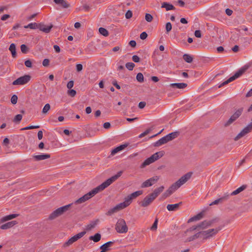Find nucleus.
<instances>
[{
	"label": "nucleus",
	"mask_w": 252,
	"mask_h": 252,
	"mask_svg": "<svg viewBox=\"0 0 252 252\" xmlns=\"http://www.w3.org/2000/svg\"><path fill=\"white\" fill-rule=\"evenodd\" d=\"M159 179L158 176H155L144 182L141 185V188H144L151 187L157 183Z\"/></svg>",
	"instance_id": "nucleus-15"
},
{
	"label": "nucleus",
	"mask_w": 252,
	"mask_h": 252,
	"mask_svg": "<svg viewBox=\"0 0 252 252\" xmlns=\"http://www.w3.org/2000/svg\"><path fill=\"white\" fill-rule=\"evenodd\" d=\"M137 80L140 83L144 81V76L142 73H138L136 75Z\"/></svg>",
	"instance_id": "nucleus-40"
},
{
	"label": "nucleus",
	"mask_w": 252,
	"mask_h": 252,
	"mask_svg": "<svg viewBox=\"0 0 252 252\" xmlns=\"http://www.w3.org/2000/svg\"><path fill=\"white\" fill-rule=\"evenodd\" d=\"M21 50L23 53H27L28 52V48L27 46L25 44H22L21 45Z\"/></svg>",
	"instance_id": "nucleus-49"
},
{
	"label": "nucleus",
	"mask_w": 252,
	"mask_h": 252,
	"mask_svg": "<svg viewBox=\"0 0 252 252\" xmlns=\"http://www.w3.org/2000/svg\"><path fill=\"white\" fill-rule=\"evenodd\" d=\"M89 239L94 242H98L101 239V235L99 233H96L94 235L90 236Z\"/></svg>",
	"instance_id": "nucleus-32"
},
{
	"label": "nucleus",
	"mask_w": 252,
	"mask_h": 252,
	"mask_svg": "<svg viewBox=\"0 0 252 252\" xmlns=\"http://www.w3.org/2000/svg\"><path fill=\"white\" fill-rule=\"evenodd\" d=\"M33 158L37 161L44 160L50 158V155L48 154H43L40 155H35L33 156Z\"/></svg>",
	"instance_id": "nucleus-25"
},
{
	"label": "nucleus",
	"mask_w": 252,
	"mask_h": 252,
	"mask_svg": "<svg viewBox=\"0 0 252 252\" xmlns=\"http://www.w3.org/2000/svg\"><path fill=\"white\" fill-rule=\"evenodd\" d=\"M203 213L202 212H201V213L198 214L197 215L193 216V217L190 218L188 220V222L200 220V219H201L203 218Z\"/></svg>",
	"instance_id": "nucleus-28"
},
{
	"label": "nucleus",
	"mask_w": 252,
	"mask_h": 252,
	"mask_svg": "<svg viewBox=\"0 0 252 252\" xmlns=\"http://www.w3.org/2000/svg\"><path fill=\"white\" fill-rule=\"evenodd\" d=\"M214 220H205L198 224V226L199 227V228L202 229H206L207 227L211 226L212 224L214 223Z\"/></svg>",
	"instance_id": "nucleus-16"
},
{
	"label": "nucleus",
	"mask_w": 252,
	"mask_h": 252,
	"mask_svg": "<svg viewBox=\"0 0 252 252\" xmlns=\"http://www.w3.org/2000/svg\"><path fill=\"white\" fill-rule=\"evenodd\" d=\"M39 24H37L36 23H31L29 24L28 25L25 26L24 28L28 29L30 28L31 29H38Z\"/></svg>",
	"instance_id": "nucleus-33"
},
{
	"label": "nucleus",
	"mask_w": 252,
	"mask_h": 252,
	"mask_svg": "<svg viewBox=\"0 0 252 252\" xmlns=\"http://www.w3.org/2000/svg\"><path fill=\"white\" fill-rule=\"evenodd\" d=\"M99 32L101 34L105 36H107L109 34L108 31L102 27L99 28Z\"/></svg>",
	"instance_id": "nucleus-38"
},
{
	"label": "nucleus",
	"mask_w": 252,
	"mask_h": 252,
	"mask_svg": "<svg viewBox=\"0 0 252 252\" xmlns=\"http://www.w3.org/2000/svg\"><path fill=\"white\" fill-rule=\"evenodd\" d=\"M197 238H201V234L200 232H198L194 234V235L189 237L188 238L187 241L189 242L192 241Z\"/></svg>",
	"instance_id": "nucleus-36"
},
{
	"label": "nucleus",
	"mask_w": 252,
	"mask_h": 252,
	"mask_svg": "<svg viewBox=\"0 0 252 252\" xmlns=\"http://www.w3.org/2000/svg\"><path fill=\"white\" fill-rule=\"evenodd\" d=\"M246 188V185H243V186H241L240 187L238 188L236 190H235L233 191H232L230 193V195H235L236 194H238V193H239L241 191H243Z\"/></svg>",
	"instance_id": "nucleus-30"
},
{
	"label": "nucleus",
	"mask_w": 252,
	"mask_h": 252,
	"mask_svg": "<svg viewBox=\"0 0 252 252\" xmlns=\"http://www.w3.org/2000/svg\"><path fill=\"white\" fill-rule=\"evenodd\" d=\"M194 35L196 37H201V33L200 30H196L194 32Z\"/></svg>",
	"instance_id": "nucleus-57"
},
{
	"label": "nucleus",
	"mask_w": 252,
	"mask_h": 252,
	"mask_svg": "<svg viewBox=\"0 0 252 252\" xmlns=\"http://www.w3.org/2000/svg\"><path fill=\"white\" fill-rule=\"evenodd\" d=\"M54 49H55V51L57 52V53H60V47L57 45H55L54 46Z\"/></svg>",
	"instance_id": "nucleus-64"
},
{
	"label": "nucleus",
	"mask_w": 252,
	"mask_h": 252,
	"mask_svg": "<svg viewBox=\"0 0 252 252\" xmlns=\"http://www.w3.org/2000/svg\"><path fill=\"white\" fill-rule=\"evenodd\" d=\"M192 172H188L181 177L177 181L172 184L169 188L163 193L162 196L165 198L171 195L176 190L186 183L191 177Z\"/></svg>",
	"instance_id": "nucleus-2"
},
{
	"label": "nucleus",
	"mask_w": 252,
	"mask_h": 252,
	"mask_svg": "<svg viewBox=\"0 0 252 252\" xmlns=\"http://www.w3.org/2000/svg\"><path fill=\"white\" fill-rule=\"evenodd\" d=\"M161 8H165L166 11L175 9V7L172 4L167 2H163L161 4Z\"/></svg>",
	"instance_id": "nucleus-26"
},
{
	"label": "nucleus",
	"mask_w": 252,
	"mask_h": 252,
	"mask_svg": "<svg viewBox=\"0 0 252 252\" xmlns=\"http://www.w3.org/2000/svg\"><path fill=\"white\" fill-rule=\"evenodd\" d=\"M76 67V70L78 72L81 71L83 69V65L80 63L77 64Z\"/></svg>",
	"instance_id": "nucleus-56"
},
{
	"label": "nucleus",
	"mask_w": 252,
	"mask_h": 252,
	"mask_svg": "<svg viewBox=\"0 0 252 252\" xmlns=\"http://www.w3.org/2000/svg\"><path fill=\"white\" fill-rule=\"evenodd\" d=\"M37 136L39 140H41L43 138V132L42 130H39L38 132Z\"/></svg>",
	"instance_id": "nucleus-61"
},
{
	"label": "nucleus",
	"mask_w": 252,
	"mask_h": 252,
	"mask_svg": "<svg viewBox=\"0 0 252 252\" xmlns=\"http://www.w3.org/2000/svg\"><path fill=\"white\" fill-rule=\"evenodd\" d=\"M30 75H25L16 79L12 82L13 85H24L27 84L31 80Z\"/></svg>",
	"instance_id": "nucleus-9"
},
{
	"label": "nucleus",
	"mask_w": 252,
	"mask_h": 252,
	"mask_svg": "<svg viewBox=\"0 0 252 252\" xmlns=\"http://www.w3.org/2000/svg\"><path fill=\"white\" fill-rule=\"evenodd\" d=\"M50 105L49 103L46 104L43 109H42V113H46L47 112L50 110Z\"/></svg>",
	"instance_id": "nucleus-43"
},
{
	"label": "nucleus",
	"mask_w": 252,
	"mask_h": 252,
	"mask_svg": "<svg viewBox=\"0 0 252 252\" xmlns=\"http://www.w3.org/2000/svg\"><path fill=\"white\" fill-rule=\"evenodd\" d=\"M113 244V242L109 241L100 247V249L103 250L105 252L109 250V247H110Z\"/></svg>",
	"instance_id": "nucleus-29"
},
{
	"label": "nucleus",
	"mask_w": 252,
	"mask_h": 252,
	"mask_svg": "<svg viewBox=\"0 0 252 252\" xmlns=\"http://www.w3.org/2000/svg\"><path fill=\"white\" fill-rule=\"evenodd\" d=\"M18 216V214H11L2 217L1 219V221L3 222L9 220H11L14 218H15Z\"/></svg>",
	"instance_id": "nucleus-27"
},
{
	"label": "nucleus",
	"mask_w": 252,
	"mask_h": 252,
	"mask_svg": "<svg viewBox=\"0 0 252 252\" xmlns=\"http://www.w3.org/2000/svg\"><path fill=\"white\" fill-rule=\"evenodd\" d=\"M25 65L28 67H31L32 66V62L30 60H28L25 62Z\"/></svg>",
	"instance_id": "nucleus-54"
},
{
	"label": "nucleus",
	"mask_w": 252,
	"mask_h": 252,
	"mask_svg": "<svg viewBox=\"0 0 252 252\" xmlns=\"http://www.w3.org/2000/svg\"><path fill=\"white\" fill-rule=\"evenodd\" d=\"M187 84L185 83H175L170 84V86L173 88L184 89L187 86Z\"/></svg>",
	"instance_id": "nucleus-24"
},
{
	"label": "nucleus",
	"mask_w": 252,
	"mask_h": 252,
	"mask_svg": "<svg viewBox=\"0 0 252 252\" xmlns=\"http://www.w3.org/2000/svg\"><path fill=\"white\" fill-rule=\"evenodd\" d=\"M39 127H40L39 126H26L25 127L22 128L21 129V130H28V129H36V128H38Z\"/></svg>",
	"instance_id": "nucleus-42"
},
{
	"label": "nucleus",
	"mask_w": 252,
	"mask_h": 252,
	"mask_svg": "<svg viewBox=\"0 0 252 252\" xmlns=\"http://www.w3.org/2000/svg\"><path fill=\"white\" fill-rule=\"evenodd\" d=\"M132 16V12L130 10H128L125 15L126 18V19H129Z\"/></svg>",
	"instance_id": "nucleus-50"
},
{
	"label": "nucleus",
	"mask_w": 252,
	"mask_h": 252,
	"mask_svg": "<svg viewBox=\"0 0 252 252\" xmlns=\"http://www.w3.org/2000/svg\"><path fill=\"white\" fill-rule=\"evenodd\" d=\"M111 125L109 122H106L103 124V127L105 129H108L110 127Z\"/></svg>",
	"instance_id": "nucleus-60"
},
{
	"label": "nucleus",
	"mask_w": 252,
	"mask_h": 252,
	"mask_svg": "<svg viewBox=\"0 0 252 252\" xmlns=\"http://www.w3.org/2000/svg\"><path fill=\"white\" fill-rule=\"evenodd\" d=\"M155 198L151 194L147 195L142 201L139 202V204L143 207H146L150 205Z\"/></svg>",
	"instance_id": "nucleus-13"
},
{
	"label": "nucleus",
	"mask_w": 252,
	"mask_h": 252,
	"mask_svg": "<svg viewBox=\"0 0 252 252\" xmlns=\"http://www.w3.org/2000/svg\"><path fill=\"white\" fill-rule=\"evenodd\" d=\"M132 61L135 63H138L140 61V58L137 55H133L132 57Z\"/></svg>",
	"instance_id": "nucleus-52"
},
{
	"label": "nucleus",
	"mask_w": 252,
	"mask_h": 252,
	"mask_svg": "<svg viewBox=\"0 0 252 252\" xmlns=\"http://www.w3.org/2000/svg\"><path fill=\"white\" fill-rule=\"evenodd\" d=\"M22 119V115L21 114H18L15 116V117L13 120V121L15 123H17V122L19 123L21 121Z\"/></svg>",
	"instance_id": "nucleus-44"
},
{
	"label": "nucleus",
	"mask_w": 252,
	"mask_h": 252,
	"mask_svg": "<svg viewBox=\"0 0 252 252\" xmlns=\"http://www.w3.org/2000/svg\"><path fill=\"white\" fill-rule=\"evenodd\" d=\"M134 66V63L131 62L127 63L126 64V67L129 70H132Z\"/></svg>",
	"instance_id": "nucleus-39"
},
{
	"label": "nucleus",
	"mask_w": 252,
	"mask_h": 252,
	"mask_svg": "<svg viewBox=\"0 0 252 252\" xmlns=\"http://www.w3.org/2000/svg\"><path fill=\"white\" fill-rule=\"evenodd\" d=\"M49 63V60L47 59H45L43 60L42 62V64L44 66H47Z\"/></svg>",
	"instance_id": "nucleus-55"
},
{
	"label": "nucleus",
	"mask_w": 252,
	"mask_h": 252,
	"mask_svg": "<svg viewBox=\"0 0 252 252\" xmlns=\"http://www.w3.org/2000/svg\"><path fill=\"white\" fill-rule=\"evenodd\" d=\"M147 36H148V34H147V33L146 32H142L140 34V38H141V39H143V40L145 39L147 37Z\"/></svg>",
	"instance_id": "nucleus-51"
},
{
	"label": "nucleus",
	"mask_w": 252,
	"mask_h": 252,
	"mask_svg": "<svg viewBox=\"0 0 252 252\" xmlns=\"http://www.w3.org/2000/svg\"><path fill=\"white\" fill-rule=\"evenodd\" d=\"M182 204V202L174 204H168L167 206V209L169 211H174L178 210L179 206Z\"/></svg>",
	"instance_id": "nucleus-22"
},
{
	"label": "nucleus",
	"mask_w": 252,
	"mask_h": 252,
	"mask_svg": "<svg viewBox=\"0 0 252 252\" xmlns=\"http://www.w3.org/2000/svg\"><path fill=\"white\" fill-rule=\"evenodd\" d=\"M221 229L220 227H219L216 228L209 229L207 230L201 231V239L203 240L210 239L217 234Z\"/></svg>",
	"instance_id": "nucleus-4"
},
{
	"label": "nucleus",
	"mask_w": 252,
	"mask_h": 252,
	"mask_svg": "<svg viewBox=\"0 0 252 252\" xmlns=\"http://www.w3.org/2000/svg\"><path fill=\"white\" fill-rule=\"evenodd\" d=\"M142 193V190H138L131 193L130 194L126 197L125 198V201L123 202L124 204L126 205V207H127L131 203L133 199L141 195Z\"/></svg>",
	"instance_id": "nucleus-7"
},
{
	"label": "nucleus",
	"mask_w": 252,
	"mask_h": 252,
	"mask_svg": "<svg viewBox=\"0 0 252 252\" xmlns=\"http://www.w3.org/2000/svg\"><path fill=\"white\" fill-rule=\"evenodd\" d=\"M17 100H18L17 96L15 94H14L12 96V97L11 98V102L13 104H15L17 102Z\"/></svg>",
	"instance_id": "nucleus-46"
},
{
	"label": "nucleus",
	"mask_w": 252,
	"mask_h": 252,
	"mask_svg": "<svg viewBox=\"0 0 252 252\" xmlns=\"http://www.w3.org/2000/svg\"><path fill=\"white\" fill-rule=\"evenodd\" d=\"M86 233V232L84 231L71 237L67 241H66L63 244V247H66L72 245L73 243L76 242L78 240L83 237L85 235Z\"/></svg>",
	"instance_id": "nucleus-10"
},
{
	"label": "nucleus",
	"mask_w": 252,
	"mask_h": 252,
	"mask_svg": "<svg viewBox=\"0 0 252 252\" xmlns=\"http://www.w3.org/2000/svg\"><path fill=\"white\" fill-rule=\"evenodd\" d=\"M9 50L11 52L12 56L13 58H15L16 56V46H15V44L11 43L9 46Z\"/></svg>",
	"instance_id": "nucleus-31"
},
{
	"label": "nucleus",
	"mask_w": 252,
	"mask_h": 252,
	"mask_svg": "<svg viewBox=\"0 0 252 252\" xmlns=\"http://www.w3.org/2000/svg\"><path fill=\"white\" fill-rule=\"evenodd\" d=\"M158 221V219H156L151 227V229L155 230L157 228Z\"/></svg>",
	"instance_id": "nucleus-53"
},
{
	"label": "nucleus",
	"mask_w": 252,
	"mask_h": 252,
	"mask_svg": "<svg viewBox=\"0 0 252 252\" xmlns=\"http://www.w3.org/2000/svg\"><path fill=\"white\" fill-rule=\"evenodd\" d=\"M53 27L52 25H50L49 26H46L42 24H39V28L38 29L43 32H44L45 33H48L50 32L51 29Z\"/></svg>",
	"instance_id": "nucleus-20"
},
{
	"label": "nucleus",
	"mask_w": 252,
	"mask_h": 252,
	"mask_svg": "<svg viewBox=\"0 0 252 252\" xmlns=\"http://www.w3.org/2000/svg\"><path fill=\"white\" fill-rule=\"evenodd\" d=\"M245 70H246V69H244V68L240 69L237 72H236L234 74V75H233L232 76L230 77L228 79H227V80L225 81L224 82H223V83L220 84L219 85V88H220L222 86H224V85H225L226 84H227L229 83H230V82L235 80L236 79L239 78V77H240L244 73Z\"/></svg>",
	"instance_id": "nucleus-8"
},
{
	"label": "nucleus",
	"mask_w": 252,
	"mask_h": 252,
	"mask_svg": "<svg viewBox=\"0 0 252 252\" xmlns=\"http://www.w3.org/2000/svg\"><path fill=\"white\" fill-rule=\"evenodd\" d=\"M153 19V16L149 13H146L145 15V20L148 22H151Z\"/></svg>",
	"instance_id": "nucleus-45"
},
{
	"label": "nucleus",
	"mask_w": 252,
	"mask_h": 252,
	"mask_svg": "<svg viewBox=\"0 0 252 252\" xmlns=\"http://www.w3.org/2000/svg\"><path fill=\"white\" fill-rule=\"evenodd\" d=\"M252 130V122L244 128H243L241 131L238 133V134L235 137V140H238L241 137H243L250 132Z\"/></svg>",
	"instance_id": "nucleus-11"
},
{
	"label": "nucleus",
	"mask_w": 252,
	"mask_h": 252,
	"mask_svg": "<svg viewBox=\"0 0 252 252\" xmlns=\"http://www.w3.org/2000/svg\"><path fill=\"white\" fill-rule=\"evenodd\" d=\"M165 29L167 33L171 31L172 30V25L170 22H168L166 24Z\"/></svg>",
	"instance_id": "nucleus-47"
},
{
	"label": "nucleus",
	"mask_w": 252,
	"mask_h": 252,
	"mask_svg": "<svg viewBox=\"0 0 252 252\" xmlns=\"http://www.w3.org/2000/svg\"><path fill=\"white\" fill-rule=\"evenodd\" d=\"M71 205V204H70L58 208L50 215V219H54L55 218L62 215L63 213L65 212L68 210Z\"/></svg>",
	"instance_id": "nucleus-6"
},
{
	"label": "nucleus",
	"mask_w": 252,
	"mask_h": 252,
	"mask_svg": "<svg viewBox=\"0 0 252 252\" xmlns=\"http://www.w3.org/2000/svg\"><path fill=\"white\" fill-rule=\"evenodd\" d=\"M243 109L242 108L238 109L229 118L224 124L225 126H228L238 119L242 114Z\"/></svg>",
	"instance_id": "nucleus-12"
},
{
	"label": "nucleus",
	"mask_w": 252,
	"mask_h": 252,
	"mask_svg": "<svg viewBox=\"0 0 252 252\" xmlns=\"http://www.w3.org/2000/svg\"><path fill=\"white\" fill-rule=\"evenodd\" d=\"M115 229L119 233H126L128 231V227L126 221L123 219L118 220L115 225Z\"/></svg>",
	"instance_id": "nucleus-5"
},
{
	"label": "nucleus",
	"mask_w": 252,
	"mask_h": 252,
	"mask_svg": "<svg viewBox=\"0 0 252 252\" xmlns=\"http://www.w3.org/2000/svg\"><path fill=\"white\" fill-rule=\"evenodd\" d=\"M123 171H119L117 174L112 176L111 178L108 179L106 181L104 182L101 185L97 187L96 188L92 189L91 191L85 194L77 200L74 202V203L81 204L83 202L89 200L90 198L94 196L95 194L98 193L99 191L103 190L109 185H110L113 182L118 179L122 174Z\"/></svg>",
	"instance_id": "nucleus-1"
},
{
	"label": "nucleus",
	"mask_w": 252,
	"mask_h": 252,
	"mask_svg": "<svg viewBox=\"0 0 252 252\" xmlns=\"http://www.w3.org/2000/svg\"><path fill=\"white\" fill-rule=\"evenodd\" d=\"M183 59L188 63H190L192 62V57L188 54H184L183 55Z\"/></svg>",
	"instance_id": "nucleus-37"
},
{
	"label": "nucleus",
	"mask_w": 252,
	"mask_h": 252,
	"mask_svg": "<svg viewBox=\"0 0 252 252\" xmlns=\"http://www.w3.org/2000/svg\"><path fill=\"white\" fill-rule=\"evenodd\" d=\"M98 221V220H96L91 221L89 224H88L87 226V229L88 230H90L94 228L97 224Z\"/></svg>",
	"instance_id": "nucleus-34"
},
{
	"label": "nucleus",
	"mask_w": 252,
	"mask_h": 252,
	"mask_svg": "<svg viewBox=\"0 0 252 252\" xmlns=\"http://www.w3.org/2000/svg\"><path fill=\"white\" fill-rule=\"evenodd\" d=\"M225 13L226 14L228 15V16H230L232 15V13H233V11L232 10L229 9V8H227L226 10H225Z\"/></svg>",
	"instance_id": "nucleus-63"
},
{
	"label": "nucleus",
	"mask_w": 252,
	"mask_h": 252,
	"mask_svg": "<svg viewBox=\"0 0 252 252\" xmlns=\"http://www.w3.org/2000/svg\"><path fill=\"white\" fill-rule=\"evenodd\" d=\"M223 198H220L219 199H217L215 200V201H214L213 202H211L209 204V205L210 206H213V205H217L219 203L222 202L223 200Z\"/></svg>",
	"instance_id": "nucleus-41"
},
{
	"label": "nucleus",
	"mask_w": 252,
	"mask_h": 252,
	"mask_svg": "<svg viewBox=\"0 0 252 252\" xmlns=\"http://www.w3.org/2000/svg\"><path fill=\"white\" fill-rule=\"evenodd\" d=\"M169 141H170L169 139L167 138L166 136H165L160 138V139H159L157 141H156V142H155L154 143V146L155 147H159L162 145L167 143Z\"/></svg>",
	"instance_id": "nucleus-17"
},
{
	"label": "nucleus",
	"mask_w": 252,
	"mask_h": 252,
	"mask_svg": "<svg viewBox=\"0 0 252 252\" xmlns=\"http://www.w3.org/2000/svg\"><path fill=\"white\" fill-rule=\"evenodd\" d=\"M164 188L163 186H160L159 188L156 189L154 191L150 193L155 199L158 196V195L163 191Z\"/></svg>",
	"instance_id": "nucleus-23"
},
{
	"label": "nucleus",
	"mask_w": 252,
	"mask_h": 252,
	"mask_svg": "<svg viewBox=\"0 0 252 252\" xmlns=\"http://www.w3.org/2000/svg\"><path fill=\"white\" fill-rule=\"evenodd\" d=\"M67 94L71 97H74L76 94V92L73 89L70 90L68 91Z\"/></svg>",
	"instance_id": "nucleus-48"
},
{
	"label": "nucleus",
	"mask_w": 252,
	"mask_h": 252,
	"mask_svg": "<svg viewBox=\"0 0 252 252\" xmlns=\"http://www.w3.org/2000/svg\"><path fill=\"white\" fill-rule=\"evenodd\" d=\"M164 155L163 151L158 152L155 153L152 156L147 158L141 164V167L143 168L145 166L150 165L156 160L159 159Z\"/></svg>",
	"instance_id": "nucleus-3"
},
{
	"label": "nucleus",
	"mask_w": 252,
	"mask_h": 252,
	"mask_svg": "<svg viewBox=\"0 0 252 252\" xmlns=\"http://www.w3.org/2000/svg\"><path fill=\"white\" fill-rule=\"evenodd\" d=\"M128 146V144H125L121 145L114 149H113L111 153V155L114 156L117 153L123 150L125 148H126Z\"/></svg>",
	"instance_id": "nucleus-19"
},
{
	"label": "nucleus",
	"mask_w": 252,
	"mask_h": 252,
	"mask_svg": "<svg viewBox=\"0 0 252 252\" xmlns=\"http://www.w3.org/2000/svg\"><path fill=\"white\" fill-rule=\"evenodd\" d=\"M10 15L8 14H4L2 15L1 17V20L2 21H5L6 19H7L8 18H9Z\"/></svg>",
	"instance_id": "nucleus-62"
},
{
	"label": "nucleus",
	"mask_w": 252,
	"mask_h": 252,
	"mask_svg": "<svg viewBox=\"0 0 252 252\" xmlns=\"http://www.w3.org/2000/svg\"><path fill=\"white\" fill-rule=\"evenodd\" d=\"M146 105V103L144 101H141L139 103V104H138V107L140 108V109H142Z\"/></svg>",
	"instance_id": "nucleus-59"
},
{
	"label": "nucleus",
	"mask_w": 252,
	"mask_h": 252,
	"mask_svg": "<svg viewBox=\"0 0 252 252\" xmlns=\"http://www.w3.org/2000/svg\"><path fill=\"white\" fill-rule=\"evenodd\" d=\"M126 208V205L123 202L120 203L116 205L113 208L109 209L106 213L107 216H111L112 214L118 212V211Z\"/></svg>",
	"instance_id": "nucleus-14"
},
{
	"label": "nucleus",
	"mask_w": 252,
	"mask_h": 252,
	"mask_svg": "<svg viewBox=\"0 0 252 252\" xmlns=\"http://www.w3.org/2000/svg\"><path fill=\"white\" fill-rule=\"evenodd\" d=\"M74 82L73 81H69L67 84V87L68 89H70L73 87Z\"/></svg>",
	"instance_id": "nucleus-58"
},
{
	"label": "nucleus",
	"mask_w": 252,
	"mask_h": 252,
	"mask_svg": "<svg viewBox=\"0 0 252 252\" xmlns=\"http://www.w3.org/2000/svg\"><path fill=\"white\" fill-rule=\"evenodd\" d=\"M178 135V132H173L166 135V136H167V138L169 139V141H171L175 138L176 137H177Z\"/></svg>",
	"instance_id": "nucleus-35"
},
{
	"label": "nucleus",
	"mask_w": 252,
	"mask_h": 252,
	"mask_svg": "<svg viewBox=\"0 0 252 252\" xmlns=\"http://www.w3.org/2000/svg\"><path fill=\"white\" fill-rule=\"evenodd\" d=\"M17 223V222L16 220H12L1 225L0 228L1 229H7L8 228L12 227Z\"/></svg>",
	"instance_id": "nucleus-21"
},
{
	"label": "nucleus",
	"mask_w": 252,
	"mask_h": 252,
	"mask_svg": "<svg viewBox=\"0 0 252 252\" xmlns=\"http://www.w3.org/2000/svg\"><path fill=\"white\" fill-rule=\"evenodd\" d=\"M53 1L63 8H67L70 6V4L65 0H53Z\"/></svg>",
	"instance_id": "nucleus-18"
}]
</instances>
